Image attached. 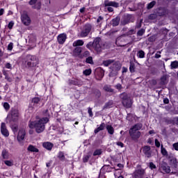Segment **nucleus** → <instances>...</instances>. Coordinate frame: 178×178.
Masks as SVG:
<instances>
[{"mask_svg":"<svg viewBox=\"0 0 178 178\" xmlns=\"http://www.w3.org/2000/svg\"><path fill=\"white\" fill-rule=\"evenodd\" d=\"M48 118H44L35 122H31L29 124L30 129H35L36 133H42L45 130V124L49 122Z\"/></svg>","mask_w":178,"mask_h":178,"instance_id":"obj_1","label":"nucleus"},{"mask_svg":"<svg viewBox=\"0 0 178 178\" xmlns=\"http://www.w3.org/2000/svg\"><path fill=\"white\" fill-rule=\"evenodd\" d=\"M141 127H143L141 124H136L129 129V134L133 140H137L140 138L141 133L138 131V130H140Z\"/></svg>","mask_w":178,"mask_h":178,"instance_id":"obj_2","label":"nucleus"},{"mask_svg":"<svg viewBox=\"0 0 178 178\" xmlns=\"http://www.w3.org/2000/svg\"><path fill=\"white\" fill-rule=\"evenodd\" d=\"M92 47L97 52H101L102 51V41H101V39L99 38H96L93 42H89L86 47L90 49Z\"/></svg>","mask_w":178,"mask_h":178,"instance_id":"obj_3","label":"nucleus"},{"mask_svg":"<svg viewBox=\"0 0 178 178\" xmlns=\"http://www.w3.org/2000/svg\"><path fill=\"white\" fill-rule=\"evenodd\" d=\"M28 67H34L38 65V60L35 56L28 55L25 59V65Z\"/></svg>","mask_w":178,"mask_h":178,"instance_id":"obj_4","label":"nucleus"},{"mask_svg":"<svg viewBox=\"0 0 178 178\" xmlns=\"http://www.w3.org/2000/svg\"><path fill=\"white\" fill-rule=\"evenodd\" d=\"M120 97L122 99V105L125 108H131V105L133 104V102H131V99H130V97H129L127 93L123 92L120 94Z\"/></svg>","mask_w":178,"mask_h":178,"instance_id":"obj_5","label":"nucleus"},{"mask_svg":"<svg viewBox=\"0 0 178 178\" xmlns=\"http://www.w3.org/2000/svg\"><path fill=\"white\" fill-rule=\"evenodd\" d=\"M21 20L24 26H30L31 24V19L26 11H24L21 15Z\"/></svg>","mask_w":178,"mask_h":178,"instance_id":"obj_6","label":"nucleus"},{"mask_svg":"<svg viewBox=\"0 0 178 178\" xmlns=\"http://www.w3.org/2000/svg\"><path fill=\"white\" fill-rule=\"evenodd\" d=\"M8 118L10 119L11 122H17L19 120V111L16 108L13 109Z\"/></svg>","mask_w":178,"mask_h":178,"instance_id":"obj_7","label":"nucleus"},{"mask_svg":"<svg viewBox=\"0 0 178 178\" xmlns=\"http://www.w3.org/2000/svg\"><path fill=\"white\" fill-rule=\"evenodd\" d=\"M104 6H108L107 10H108V12H113V8L109 6H113V8H118L119 3H116V1H104Z\"/></svg>","mask_w":178,"mask_h":178,"instance_id":"obj_8","label":"nucleus"},{"mask_svg":"<svg viewBox=\"0 0 178 178\" xmlns=\"http://www.w3.org/2000/svg\"><path fill=\"white\" fill-rule=\"evenodd\" d=\"M92 29V26L91 24H88L85 25L83 30L81 33V37H87L88 34H90V31Z\"/></svg>","mask_w":178,"mask_h":178,"instance_id":"obj_9","label":"nucleus"},{"mask_svg":"<svg viewBox=\"0 0 178 178\" xmlns=\"http://www.w3.org/2000/svg\"><path fill=\"white\" fill-rule=\"evenodd\" d=\"M24 137H26V129H20L17 135V140L19 143H22L24 140Z\"/></svg>","mask_w":178,"mask_h":178,"instance_id":"obj_10","label":"nucleus"},{"mask_svg":"<svg viewBox=\"0 0 178 178\" xmlns=\"http://www.w3.org/2000/svg\"><path fill=\"white\" fill-rule=\"evenodd\" d=\"M1 132L4 137H9V131L6 129V124L5 122H2L1 125Z\"/></svg>","mask_w":178,"mask_h":178,"instance_id":"obj_11","label":"nucleus"},{"mask_svg":"<svg viewBox=\"0 0 178 178\" xmlns=\"http://www.w3.org/2000/svg\"><path fill=\"white\" fill-rule=\"evenodd\" d=\"M145 171L144 170H136L134 173V178H143L144 176Z\"/></svg>","mask_w":178,"mask_h":178,"instance_id":"obj_12","label":"nucleus"},{"mask_svg":"<svg viewBox=\"0 0 178 178\" xmlns=\"http://www.w3.org/2000/svg\"><path fill=\"white\" fill-rule=\"evenodd\" d=\"M143 153L147 158H151V147L149 146H145L143 147Z\"/></svg>","mask_w":178,"mask_h":178,"instance_id":"obj_13","label":"nucleus"},{"mask_svg":"<svg viewBox=\"0 0 178 178\" xmlns=\"http://www.w3.org/2000/svg\"><path fill=\"white\" fill-rule=\"evenodd\" d=\"M66 38H67L66 34H65V33H61V34H60V35L58 36V42L60 44H63V43L65 42V41H66Z\"/></svg>","mask_w":178,"mask_h":178,"instance_id":"obj_14","label":"nucleus"},{"mask_svg":"<svg viewBox=\"0 0 178 178\" xmlns=\"http://www.w3.org/2000/svg\"><path fill=\"white\" fill-rule=\"evenodd\" d=\"M43 147L46 149H48V151H51V149H52V147H54V144L49 142H45L43 143Z\"/></svg>","mask_w":178,"mask_h":178,"instance_id":"obj_15","label":"nucleus"},{"mask_svg":"<svg viewBox=\"0 0 178 178\" xmlns=\"http://www.w3.org/2000/svg\"><path fill=\"white\" fill-rule=\"evenodd\" d=\"M70 83L74 84V86H83V81H80V79H72Z\"/></svg>","mask_w":178,"mask_h":178,"instance_id":"obj_16","label":"nucleus"},{"mask_svg":"<svg viewBox=\"0 0 178 178\" xmlns=\"http://www.w3.org/2000/svg\"><path fill=\"white\" fill-rule=\"evenodd\" d=\"M28 151H29L30 152H38V149H37V147H35V146L30 145L28 148H27Z\"/></svg>","mask_w":178,"mask_h":178,"instance_id":"obj_17","label":"nucleus"},{"mask_svg":"<svg viewBox=\"0 0 178 178\" xmlns=\"http://www.w3.org/2000/svg\"><path fill=\"white\" fill-rule=\"evenodd\" d=\"M105 127H106L105 123H102L99 127L95 129V134H97V133H99V131H102V130H104Z\"/></svg>","mask_w":178,"mask_h":178,"instance_id":"obj_18","label":"nucleus"},{"mask_svg":"<svg viewBox=\"0 0 178 178\" xmlns=\"http://www.w3.org/2000/svg\"><path fill=\"white\" fill-rule=\"evenodd\" d=\"M84 45V42L81 40H78L73 42V47H81Z\"/></svg>","mask_w":178,"mask_h":178,"instance_id":"obj_19","label":"nucleus"},{"mask_svg":"<svg viewBox=\"0 0 178 178\" xmlns=\"http://www.w3.org/2000/svg\"><path fill=\"white\" fill-rule=\"evenodd\" d=\"M106 130L109 134H113L115 133V129L112 125H107Z\"/></svg>","mask_w":178,"mask_h":178,"instance_id":"obj_20","label":"nucleus"},{"mask_svg":"<svg viewBox=\"0 0 178 178\" xmlns=\"http://www.w3.org/2000/svg\"><path fill=\"white\" fill-rule=\"evenodd\" d=\"M161 169L165 172V173H170V167L168 165H163L161 167Z\"/></svg>","mask_w":178,"mask_h":178,"instance_id":"obj_21","label":"nucleus"},{"mask_svg":"<svg viewBox=\"0 0 178 178\" xmlns=\"http://www.w3.org/2000/svg\"><path fill=\"white\" fill-rule=\"evenodd\" d=\"M170 67H171V69H177V67H178V61L175 60V61L171 62Z\"/></svg>","mask_w":178,"mask_h":178,"instance_id":"obj_22","label":"nucleus"},{"mask_svg":"<svg viewBox=\"0 0 178 178\" xmlns=\"http://www.w3.org/2000/svg\"><path fill=\"white\" fill-rule=\"evenodd\" d=\"M1 155L3 159H8L9 158V153L6 150H3Z\"/></svg>","mask_w":178,"mask_h":178,"instance_id":"obj_23","label":"nucleus"},{"mask_svg":"<svg viewBox=\"0 0 178 178\" xmlns=\"http://www.w3.org/2000/svg\"><path fill=\"white\" fill-rule=\"evenodd\" d=\"M120 22V17H116L113 19V26H118L119 23Z\"/></svg>","mask_w":178,"mask_h":178,"instance_id":"obj_24","label":"nucleus"},{"mask_svg":"<svg viewBox=\"0 0 178 178\" xmlns=\"http://www.w3.org/2000/svg\"><path fill=\"white\" fill-rule=\"evenodd\" d=\"M104 91H106L107 92H113V89H111V86H107V85L104 87Z\"/></svg>","mask_w":178,"mask_h":178,"instance_id":"obj_25","label":"nucleus"},{"mask_svg":"<svg viewBox=\"0 0 178 178\" xmlns=\"http://www.w3.org/2000/svg\"><path fill=\"white\" fill-rule=\"evenodd\" d=\"M111 63H113V60H106L103 62L104 66H109Z\"/></svg>","mask_w":178,"mask_h":178,"instance_id":"obj_26","label":"nucleus"},{"mask_svg":"<svg viewBox=\"0 0 178 178\" xmlns=\"http://www.w3.org/2000/svg\"><path fill=\"white\" fill-rule=\"evenodd\" d=\"M161 154L164 156H168V151L164 148L163 146H161Z\"/></svg>","mask_w":178,"mask_h":178,"instance_id":"obj_27","label":"nucleus"},{"mask_svg":"<svg viewBox=\"0 0 178 178\" xmlns=\"http://www.w3.org/2000/svg\"><path fill=\"white\" fill-rule=\"evenodd\" d=\"M138 58H144L145 56V53L143 50H140L138 52Z\"/></svg>","mask_w":178,"mask_h":178,"instance_id":"obj_28","label":"nucleus"},{"mask_svg":"<svg viewBox=\"0 0 178 178\" xmlns=\"http://www.w3.org/2000/svg\"><path fill=\"white\" fill-rule=\"evenodd\" d=\"M3 106L6 111H9V109H10V105H9V103L8 102L3 103Z\"/></svg>","mask_w":178,"mask_h":178,"instance_id":"obj_29","label":"nucleus"},{"mask_svg":"<svg viewBox=\"0 0 178 178\" xmlns=\"http://www.w3.org/2000/svg\"><path fill=\"white\" fill-rule=\"evenodd\" d=\"M5 165H6L7 166H13V160H10V161H4Z\"/></svg>","mask_w":178,"mask_h":178,"instance_id":"obj_30","label":"nucleus"},{"mask_svg":"<svg viewBox=\"0 0 178 178\" xmlns=\"http://www.w3.org/2000/svg\"><path fill=\"white\" fill-rule=\"evenodd\" d=\"M92 70L91 69L86 70L83 71V74L85 76H90L91 74Z\"/></svg>","mask_w":178,"mask_h":178,"instance_id":"obj_31","label":"nucleus"},{"mask_svg":"<svg viewBox=\"0 0 178 178\" xmlns=\"http://www.w3.org/2000/svg\"><path fill=\"white\" fill-rule=\"evenodd\" d=\"M155 3H156V2L155 1H152L151 3H149L148 5H147V9H152V8H154V6L155 5Z\"/></svg>","mask_w":178,"mask_h":178,"instance_id":"obj_32","label":"nucleus"},{"mask_svg":"<svg viewBox=\"0 0 178 178\" xmlns=\"http://www.w3.org/2000/svg\"><path fill=\"white\" fill-rule=\"evenodd\" d=\"M101 154H102V151L101 149H97L93 153V155L96 156L97 155H101Z\"/></svg>","mask_w":178,"mask_h":178,"instance_id":"obj_33","label":"nucleus"},{"mask_svg":"<svg viewBox=\"0 0 178 178\" xmlns=\"http://www.w3.org/2000/svg\"><path fill=\"white\" fill-rule=\"evenodd\" d=\"M11 128L13 133H17V129H18L17 125H13Z\"/></svg>","mask_w":178,"mask_h":178,"instance_id":"obj_34","label":"nucleus"},{"mask_svg":"<svg viewBox=\"0 0 178 178\" xmlns=\"http://www.w3.org/2000/svg\"><path fill=\"white\" fill-rule=\"evenodd\" d=\"M32 102L33 104H38L40 102V98L39 97H35L32 99Z\"/></svg>","mask_w":178,"mask_h":178,"instance_id":"obj_35","label":"nucleus"},{"mask_svg":"<svg viewBox=\"0 0 178 178\" xmlns=\"http://www.w3.org/2000/svg\"><path fill=\"white\" fill-rule=\"evenodd\" d=\"M58 158H60V159H65V154H63V152H60L58 153Z\"/></svg>","mask_w":178,"mask_h":178,"instance_id":"obj_36","label":"nucleus"},{"mask_svg":"<svg viewBox=\"0 0 178 178\" xmlns=\"http://www.w3.org/2000/svg\"><path fill=\"white\" fill-rule=\"evenodd\" d=\"M114 70H120V65H118V64L113 65Z\"/></svg>","mask_w":178,"mask_h":178,"instance_id":"obj_37","label":"nucleus"},{"mask_svg":"<svg viewBox=\"0 0 178 178\" xmlns=\"http://www.w3.org/2000/svg\"><path fill=\"white\" fill-rule=\"evenodd\" d=\"M115 88L117 90H119L120 91V90H122V88H123V87L122 86V84L120 83H118L116 86H115Z\"/></svg>","mask_w":178,"mask_h":178,"instance_id":"obj_38","label":"nucleus"},{"mask_svg":"<svg viewBox=\"0 0 178 178\" xmlns=\"http://www.w3.org/2000/svg\"><path fill=\"white\" fill-rule=\"evenodd\" d=\"M8 51H12V49H13V43L10 42L8 45Z\"/></svg>","mask_w":178,"mask_h":178,"instance_id":"obj_39","label":"nucleus"},{"mask_svg":"<svg viewBox=\"0 0 178 178\" xmlns=\"http://www.w3.org/2000/svg\"><path fill=\"white\" fill-rule=\"evenodd\" d=\"M74 52L76 54H81V49L80 47H76L74 49Z\"/></svg>","mask_w":178,"mask_h":178,"instance_id":"obj_40","label":"nucleus"},{"mask_svg":"<svg viewBox=\"0 0 178 178\" xmlns=\"http://www.w3.org/2000/svg\"><path fill=\"white\" fill-rule=\"evenodd\" d=\"M86 62L87 63H92V57H88V58H86Z\"/></svg>","mask_w":178,"mask_h":178,"instance_id":"obj_41","label":"nucleus"},{"mask_svg":"<svg viewBox=\"0 0 178 178\" xmlns=\"http://www.w3.org/2000/svg\"><path fill=\"white\" fill-rule=\"evenodd\" d=\"M88 113H89V116L90 117V118H92V116H93V114H92V109L91 108H88Z\"/></svg>","mask_w":178,"mask_h":178,"instance_id":"obj_42","label":"nucleus"},{"mask_svg":"<svg viewBox=\"0 0 178 178\" xmlns=\"http://www.w3.org/2000/svg\"><path fill=\"white\" fill-rule=\"evenodd\" d=\"M37 5H38L37 7H35V6H33V9H41V2H40V1L38 2Z\"/></svg>","mask_w":178,"mask_h":178,"instance_id":"obj_43","label":"nucleus"},{"mask_svg":"<svg viewBox=\"0 0 178 178\" xmlns=\"http://www.w3.org/2000/svg\"><path fill=\"white\" fill-rule=\"evenodd\" d=\"M144 33H145V30L141 29V30L138 31V35H143V34H144Z\"/></svg>","mask_w":178,"mask_h":178,"instance_id":"obj_44","label":"nucleus"},{"mask_svg":"<svg viewBox=\"0 0 178 178\" xmlns=\"http://www.w3.org/2000/svg\"><path fill=\"white\" fill-rule=\"evenodd\" d=\"M5 67H6V69H12V64L9 63H7L6 65H5Z\"/></svg>","mask_w":178,"mask_h":178,"instance_id":"obj_45","label":"nucleus"},{"mask_svg":"<svg viewBox=\"0 0 178 178\" xmlns=\"http://www.w3.org/2000/svg\"><path fill=\"white\" fill-rule=\"evenodd\" d=\"M149 168L150 169H155L156 166L155 165V164H154V163H149Z\"/></svg>","mask_w":178,"mask_h":178,"instance_id":"obj_46","label":"nucleus"},{"mask_svg":"<svg viewBox=\"0 0 178 178\" xmlns=\"http://www.w3.org/2000/svg\"><path fill=\"white\" fill-rule=\"evenodd\" d=\"M154 141H155L156 147H161V143H159V141H158V139H155Z\"/></svg>","mask_w":178,"mask_h":178,"instance_id":"obj_47","label":"nucleus"},{"mask_svg":"<svg viewBox=\"0 0 178 178\" xmlns=\"http://www.w3.org/2000/svg\"><path fill=\"white\" fill-rule=\"evenodd\" d=\"M88 159H90V156L88 155L87 156H85L83 157V162H88Z\"/></svg>","mask_w":178,"mask_h":178,"instance_id":"obj_48","label":"nucleus"},{"mask_svg":"<svg viewBox=\"0 0 178 178\" xmlns=\"http://www.w3.org/2000/svg\"><path fill=\"white\" fill-rule=\"evenodd\" d=\"M35 3H37V0L29 1V5H35Z\"/></svg>","mask_w":178,"mask_h":178,"instance_id":"obj_49","label":"nucleus"},{"mask_svg":"<svg viewBox=\"0 0 178 178\" xmlns=\"http://www.w3.org/2000/svg\"><path fill=\"white\" fill-rule=\"evenodd\" d=\"M129 70H130V72H131V73H133V72H134V65L133 64H131L130 65Z\"/></svg>","mask_w":178,"mask_h":178,"instance_id":"obj_50","label":"nucleus"},{"mask_svg":"<svg viewBox=\"0 0 178 178\" xmlns=\"http://www.w3.org/2000/svg\"><path fill=\"white\" fill-rule=\"evenodd\" d=\"M173 147L175 148V151H178V143H174Z\"/></svg>","mask_w":178,"mask_h":178,"instance_id":"obj_51","label":"nucleus"},{"mask_svg":"<svg viewBox=\"0 0 178 178\" xmlns=\"http://www.w3.org/2000/svg\"><path fill=\"white\" fill-rule=\"evenodd\" d=\"M13 24H15L13 23V22H10L9 24H8V29H12V27H13Z\"/></svg>","mask_w":178,"mask_h":178,"instance_id":"obj_52","label":"nucleus"},{"mask_svg":"<svg viewBox=\"0 0 178 178\" xmlns=\"http://www.w3.org/2000/svg\"><path fill=\"white\" fill-rule=\"evenodd\" d=\"M117 145H118L119 147H121V148H123L124 144L122 142H118Z\"/></svg>","mask_w":178,"mask_h":178,"instance_id":"obj_53","label":"nucleus"},{"mask_svg":"<svg viewBox=\"0 0 178 178\" xmlns=\"http://www.w3.org/2000/svg\"><path fill=\"white\" fill-rule=\"evenodd\" d=\"M5 12V10H3V8H1L0 9V16H2V15H3Z\"/></svg>","mask_w":178,"mask_h":178,"instance_id":"obj_54","label":"nucleus"},{"mask_svg":"<svg viewBox=\"0 0 178 178\" xmlns=\"http://www.w3.org/2000/svg\"><path fill=\"white\" fill-rule=\"evenodd\" d=\"M89 55H90V51H86L84 52V54H83L84 56H88Z\"/></svg>","mask_w":178,"mask_h":178,"instance_id":"obj_55","label":"nucleus"},{"mask_svg":"<svg viewBox=\"0 0 178 178\" xmlns=\"http://www.w3.org/2000/svg\"><path fill=\"white\" fill-rule=\"evenodd\" d=\"M51 163H52L51 162H49L46 163V166L47 168H50L51 167Z\"/></svg>","mask_w":178,"mask_h":178,"instance_id":"obj_56","label":"nucleus"},{"mask_svg":"<svg viewBox=\"0 0 178 178\" xmlns=\"http://www.w3.org/2000/svg\"><path fill=\"white\" fill-rule=\"evenodd\" d=\"M155 58H156L157 59L161 58V54H159L158 53L155 54Z\"/></svg>","mask_w":178,"mask_h":178,"instance_id":"obj_57","label":"nucleus"},{"mask_svg":"<svg viewBox=\"0 0 178 178\" xmlns=\"http://www.w3.org/2000/svg\"><path fill=\"white\" fill-rule=\"evenodd\" d=\"M127 72V68L123 67L122 68V73H126Z\"/></svg>","mask_w":178,"mask_h":178,"instance_id":"obj_58","label":"nucleus"},{"mask_svg":"<svg viewBox=\"0 0 178 178\" xmlns=\"http://www.w3.org/2000/svg\"><path fill=\"white\" fill-rule=\"evenodd\" d=\"M128 34H134V30L131 29L129 31Z\"/></svg>","mask_w":178,"mask_h":178,"instance_id":"obj_59","label":"nucleus"},{"mask_svg":"<svg viewBox=\"0 0 178 178\" xmlns=\"http://www.w3.org/2000/svg\"><path fill=\"white\" fill-rule=\"evenodd\" d=\"M102 17H99L98 19H97V23H99V22H101V20H102Z\"/></svg>","mask_w":178,"mask_h":178,"instance_id":"obj_60","label":"nucleus"},{"mask_svg":"<svg viewBox=\"0 0 178 178\" xmlns=\"http://www.w3.org/2000/svg\"><path fill=\"white\" fill-rule=\"evenodd\" d=\"M84 10H86V8H82L80 9L81 13H83Z\"/></svg>","mask_w":178,"mask_h":178,"instance_id":"obj_61","label":"nucleus"},{"mask_svg":"<svg viewBox=\"0 0 178 178\" xmlns=\"http://www.w3.org/2000/svg\"><path fill=\"white\" fill-rule=\"evenodd\" d=\"M164 104H169V99H164Z\"/></svg>","mask_w":178,"mask_h":178,"instance_id":"obj_62","label":"nucleus"},{"mask_svg":"<svg viewBox=\"0 0 178 178\" xmlns=\"http://www.w3.org/2000/svg\"><path fill=\"white\" fill-rule=\"evenodd\" d=\"M0 56H3V52L0 49Z\"/></svg>","mask_w":178,"mask_h":178,"instance_id":"obj_63","label":"nucleus"},{"mask_svg":"<svg viewBox=\"0 0 178 178\" xmlns=\"http://www.w3.org/2000/svg\"><path fill=\"white\" fill-rule=\"evenodd\" d=\"M154 130H152V131H149V134H154Z\"/></svg>","mask_w":178,"mask_h":178,"instance_id":"obj_64","label":"nucleus"}]
</instances>
